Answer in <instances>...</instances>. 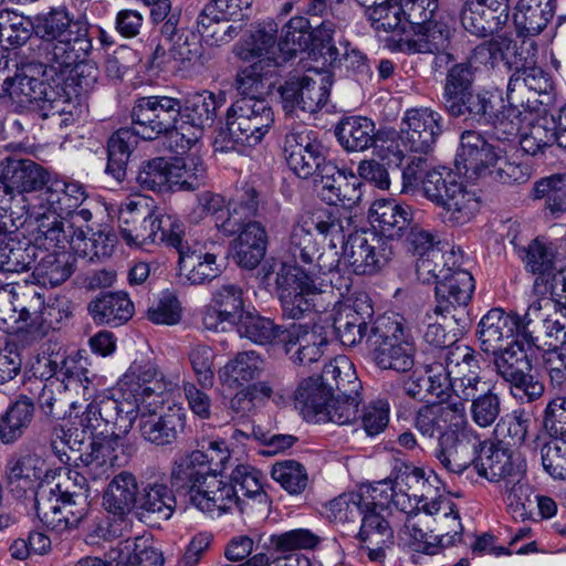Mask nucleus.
Listing matches in <instances>:
<instances>
[{
	"instance_id": "63",
	"label": "nucleus",
	"mask_w": 566,
	"mask_h": 566,
	"mask_svg": "<svg viewBox=\"0 0 566 566\" xmlns=\"http://www.w3.org/2000/svg\"><path fill=\"white\" fill-rule=\"evenodd\" d=\"M275 33L276 25L273 23L256 29L237 45V55L244 61L273 57L282 62L275 54Z\"/></svg>"
},
{
	"instance_id": "31",
	"label": "nucleus",
	"mask_w": 566,
	"mask_h": 566,
	"mask_svg": "<svg viewBox=\"0 0 566 566\" xmlns=\"http://www.w3.org/2000/svg\"><path fill=\"white\" fill-rule=\"evenodd\" d=\"M49 171L30 159L7 157L0 161V192L6 196L39 193L48 182Z\"/></svg>"
},
{
	"instance_id": "29",
	"label": "nucleus",
	"mask_w": 566,
	"mask_h": 566,
	"mask_svg": "<svg viewBox=\"0 0 566 566\" xmlns=\"http://www.w3.org/2000/svg\"><path fill=\"white\" fill-rule=\"evenodd\" d=\"M455 20L450 14L441 13L438 18H430L426 22L410 27L412 35L400 39V50L409 54H447L450 46Z\"/></svg>"
},
{
	"instance_id": "61",
	"label": "nucleus",
	"mask_w": 566,
	"mask_h": 566,
	"mask_svg": "<svg viewBox=\"0 0 566 566\" xmlns=\"http://www.w3.org/2000/svg\"><path fill=\"white\" fill-rule=\"evenodd\" d=\"M521 125L524 119L521 117ZM522 130L520 128L516 135L520 136V145L525 154L535 156L542 153L546 147L555 144L556 123L555 116H543L534 122H531L527 127Z\"/></svg>"
},
{
	"instance_id": "37",
	"label": "nucleus",
	"mask_w": 566,
	"mask_h": 566,
	"mask_svg": "<svg viewBox=\"0 0 566 566\" xmlns=\"http://www.w3.org/2000/svg\"><path fill=\"white\" fill-rule=\"evenodd\" d=\"M413 424L423 437L442 436L447 428L458 429L467 424V407L461 401L429 403L416 412Z\"/></svg>"
},
{
	"instance_id": "25",
	"label": "nucleus",
	"mask_w": 566,
	"mask_h": 566,
	"mask_svg": "<svg viewBox=\"0 0 566 566\" xmlns=\"http://www.w3.org/2000/svg\"><path fill=\"white\" fill-rule=\"evenodd\" d=\"M285 159L289 168L300 178L317 177L325 160V150L317 134L307 128L293 130L285 136Z\"/></svg>"
},
{
	"instance_id": "62",
	"label": "nucleus",
	"mask_w": 566,
	"mask_h": 566,
	"mask_svg": "<svg viewBox=\"0 0 566 566\" xmlns=\"http://www.w3.org/2000/svg\"><path fill=\"white\" fill-rule=\"evenodd\" d=\"M207 170L202 160L195 155L170 159L172 191L196 190L203 185Z\"/></svg>"
},
{
	"instance_id": "28",
	"label": "nucleus",
	"mask_w": 566,
	"mask_h": 566,
	"mask_svg": "<svg viewBox=\"0 0 566 566\" xmlns=\"http://www.w3.org/2000/svg\"><path fill=\"white\" fill-rule=\"evenodd\" d=\"M481 446L480 434L467 423L457 431L442 434L436 455L447 471L462 474L470 465L474 467Z\"/></svg>"
},
{
	"instance_id": "21",
	"label": "nucleus",
	"mask_w": 566,
	"mask_h": 566,
	"mask_svg": "<svg viewBox=\"0 0 566 566\" xmlns=\"http://www.w3.org/2000/svg\"><path fill=\"white\" fill-rule=\"evenodd\" d=\"M543 424L551 440L541 447L544 470L554 479H566V400L552 399L544 411Z\"/></svg>"
},
{
	"instance_id": "38",
	"label": "nucleus",
	"mask_w": 566,
	"mask_h": 566,
	"mask_svg": "<svg viewBox=\"0 0 566 566\" xmlns=\"http://www.w3.org/2000/svg\"><path fill=\"white\" fill-rule=\"evenodd\" d=\"M437 482L438 478L436 475H424L423 486H419V490L413 492L412 495L421 504V512L437 516L441 515L442 520L451 522L452 534L446 532L441 539L448 537V543L461 542L462 525L459 512L455 509L454 502L448 495L437 494L438 488L434 485Z\"/></svg>"
},
{
	"instance_id": "13",
	"label": "nucleus",
	"mask_w": 566,
	"mask_h": 566,
	"mask_svg": "<svg viewBox=\"0 0 566 566\" xmlns=\"http://www.w3.org/2000/svg\"><path fill=\"white\" fill-rule=\"evenodd\" d=\"M446 107L455 117L468 115L480 124L492 125L497 139L516 136L521 128V112L512 105L505 107L503 101L489 91L472 88Z\"/></svg>"
},
{
	"instance_id": "17",
	"label": "nucleus",
	"mask_w": 566,
	"mask_h": 566,
	"mask_svg": "<svg viewBox=\"0 0 566 566\" xmlns=\"http://www.w3.org/2000/svg\"><path fill=\"white\" fill-rule=\"evenodd\" d=\"M180 99L154 95L136 99L132 112V128L145 140H154L160 135H166L167 145L170 148L171 133L178 124Z\"/></svg>"
},
{
	"instance_id": "8",
	"label": "nucleus",
	"mask_w": 566,
	"mask_h": 566,
	"mask_svg": "<svg viewBox=\"0 0 566 566\" xmlns=\"http://www.w3.org/2000/svg\"><path fill=\"white\" fill-rule=\"evenodd\" d=\"M35 33L49 43L46 59L57 73L80 69L92 50L88 36V23L75 18L65 7L52 8L36 17Z\"/></svg>"
},
{
	"instance_id": "7",
	"label": "nucleus",
	"mask_w": 566,
	"mask_h": 566,
	"mask_svg": "<svg viewBox=\"0 0 566 566\" xmlns=\"http://www.w3.org/2000/svg\"><path fill=\"white\" fill-rule=\"evenodd\" d=\"M54 478L34 492L35 512L41 523L56 533L75 528L87 514L88 481L75 468L63 473L53 468Z\"/></svg>"
},
{
	"instance_id": "46",
	"label": "nucleus",
	"mask_w": 566,
	"mask_h": 566,
	"mask_svg": "<svg viewBox=\"0 0 566 566\" xmlns=\"http://www.w3.org/2000/svg\"><path fill=\"white\" fill-rule=\"evenodd\" d=\"M369 221L380 234L390 241L399 238L412 219L409 206L399 205L395 200H376L369 208Z\"/></svg>"
},
{
	"instance_id": "19",
	"label": "nucleus",
	"mask_w": 566,
	"mask_h": 566,
	"mask_svg": "<svg viewBox=\"0 0 566 566\" xmlns=\"http://www.w3.org/2000/svg\"><path fill=\"white\" fill-rule=\"evenodd\" d=\"M557 249L545 239H534L525 249L523 261L527 272L535 279L533 292L537 296H558L566 304V268L556 270Z\"/></svg>"
},
{
	"instance_id": "32",
	"label": "nucleus",
	"mask_w": 566,
	"mask_h": 566,
	"mask_svg": "<svg viewBox=\"0 0 566 566\" xmlns=\"http://www.w3.org/2000/svg\"><path fill=\"white\" fill-rule=\"evenodd\" d=\"M509 18V0H467L460 13L462 27L480 38L499 31Z\"/></svg>"
},
{
	"instance_id": "57",
	"label": "nucleus",
	"mask_w": 566,
	"mask_h": 566,
	"mask_svg": "<svg viewBox=\"0 0 566 566\" xmlns=\"http://www.w3.org/2000/svg\"><path fill=\"white\" fill-rule=\"evenodd\" d=\"M533 490L526 479L525 468L503 481V500L515 521L531 517Z\"/></svg>"
},
{
	"instance_id": "3",
	"label": "nucleus",
	"mask_w": 566,
	"mask_h": 566,
	"mask_svg": "<svg viewBox=\"0 0 566 566\" xmlns=\"http://www.w3.org/2000/svg\"><path fill=\"white\" fill-rule=\"evenodd\" d=\"M29 205L38 239L43 237L50 245L61 248L85 241L84 231L74 228L75 219L88 222L107 211L105 203L91 197L81 182L50 175L43 189L29 196Z\"/></svg>"
},
{
	"instance_id": "23",
	"label": "nucleus",
	"mask_w": 566,
	"mask_h": 566,
	"mask_svg": "<svg viewBox=\"0 0 566 566\" xmlns=\"http://www.w3.org/2000/svg\"><path fill=\"white\" fill-rule=\"evenodd\" d=\"M493 355L497 375L517 391L514 396L532 401L543 395L544 385L531 375L532 365L522 342Z\"/></svg>"
},
{
	"instance_id": "50",
	"label": "nucleus",
	"mask_w": 566,
	"mask_h": 566,
	"mask_svg": "<svg viewBox=\"0 0 566 566\" xmlns=\"http://www.w3.org/2000/svg\"><path fill=\"white\" fill-rule=\"evenodd\" d=\"M303 381H313L319 389L332 392H355L361 388L352 363L345 356H338L326 364L321 376L310 377Z\"/></svg>"
},
{
	"instance_id": "34",
	"label": "nucleus",
	"mask_w": 566,
	"mask_h": 566,
	"mask_svg": "<svg viewBox=\"0 0 566 566\" xmlns=\"http://www.w3.org/2000/svg\"><path fill=\"white\" fill-rule=\"evenodd\" d=\"M431 522L442 524L441 531L448 528L447 532L452 534L451 522H446L441 518V515L437 516L427 512H416V514H411L409 517H406L403 528L400 533L402 544L413 552L426 555L439 554L442 548L455 544L448 543V537L441 539L446 533L434 536L433 542L430 541L432 536H429L428 533H432L434 531L431 526Z\"/></svg>"
},
{
	"instance_id": "51",
	"label": "nucleus",
	"mask_w": 566,
	"mask_h": 566,
	"mask_svg": "<svg viewBox=\"0 0 566 566\" xmlns=\"http://www.w3.org/2000/svg\"><path fill=\"white\" fill-rule=\"evenodd\" d=\"M441 203L443 222L450 226H462L470 222L480 210V199L474 191L469 190L458 181L451 192L446 195Z\"/></svg>"
},
{
	"instance_id": "43",
	"label": "nucleus",
	"mask_w": 566,
	"mask_h": 566,
	"mask_svg": "<svg viewBox=\"0 0 566 566\" xmlns=\"http://www.w3.org/2000/svg\"><path fill=\"white\" fill-rule=\"evenodd\" d=\"M54 472L46 458L38 451L21 453L7 464L9 484L23 490H36L45 480L53 479Z\"/></svg>"
},
{
	"instance_id": "22",
	"label": "nucleus",
	"mask_w": 566,
	"mask_h": 566,
	"mask_svg": "<svg viewBox=\"0 0 566 566\" xmlns=\"http://www.w3.org/2000/svg\"><path fill=\"white\" fill-rule=\"evenodd\" d=\"M308 72L300 77H290L280 87L285 112L292 113L298 108L303 112L315 113L326 104L332 85L329 74L316 69Z\"/></svg>"
},
{
	"instance_id": "4",
	"label": "nucleus",
	"mask_w": 566,
	"mask_h": 566,
	"mask_svg": "<svg viewBox=\"0 0 566 566\" xmlns=\"http://www.w3.org/2000/svg\"><path fill=\"white\" fill-rule=\"evenodd\" d=\"M99 406V398L90 402L80 417L69 420L65 424L54 428L52 450L60 462L73 461L75 468L88 482H97L109 476L114 467L120 465V457L124 455V439L117 430L109 434L96 436L101 429L107 431L104 420L99 416L92 417L90 411Z\"/></svg>"
},
{
	"instance_id": "16",
	"label": "nucleus",
	"mask_w": 566,
	"mask_h": 566,
	"mask_svg": "<svg viewBox=\"0 0 566 566\" xmlns=\"http://www.w3.org/2000/svg\"><path fill=\"white\" fill-rule=\"evenodd\" d=\"M274 122V112L270 103L262 97H241L227 112L229 138L239 145H258L270 132Z\"/></svg>"
},
{
	"instance_id": "60",
	"label": "nucleus",
	"mask_w": 566,
	"mask_h": 566,
	"mask_svg": "<svg viewBox=\"0 0 566 566\" xmlns=\"http://www.w3.org/2000/svg\"><path fill=\"white\" fill-rule=\"evenodd\" d=\"M138 135L130 128H119L108 140V161L106 172L120 181L126 175V165L130 153L137 145Z\"/></svg>"
},
{
	"instance_id": "39",
	"label": "nucleus",
	"mask_w": 566,
	"mask_h": 566,
	"mask_svg": "<svg viewBox=\"0 0 566 566\" xmlns=\"http://www.w3.org/2000/svg\"><path fill=\"white\" fill-rule=\"evenodd\" d=\"M479 451L474 461V470L491 483L503 482L525 468L524 462L514 458L502 443L488 444L482 441Z\"/></svg>"
},
{
	"instance_id": "44",
	"label": "nucleus",
	"mask_w": 566,
	"mask_h": 566,
	"mask_svg": "<svg viewBox=\"0 0 566 566\" xmlns=\"http://www.w3.org/2000/svg\"><path fill=\"white\" fill-rule=\"evenodd\" d=\"M474 279L470 272L453 269L437 282L434 313H449L458 307H465L474 291Z\"/></svg>"
},
{
	"instance_id": "26",
	"label": "nucleus",
	"mask_w": 566,
	"mask_h": 566,
	"mask_svg": "<svg viewBox=\"0 0 566 566\" xmlns=\"http://www.w3.org/2000/svg\"><path fill=\"white\" fill-rule=\"evenodd\" d=\"M184 230L185 224L176 214L147 212L133 227L124 226L120 237L127 245L144 250L158 242L172 248V239H178Z\"/></svg>"
},
{
	"instance_id": "47",
	"label": "nucleus",
	"mask_w": 566,
	"mask_h": 566,
	"mask_svg": "<svg viewBox=\"0 0 566 566\" xmlns=\"http://www.w3.org/2000/svg\"><path fill=\"white\" fill-rule=\"evenodd\" d=\"M238 233L233 243L234 259L240 266L252 270L265 255L266 230L260 222L249 221Z\"/></svg>"
},
{
	"instance_id": "45",
	"label": "nucleus",
	"mask_w": 566,
	"mask_h": 566,
	"mask_svg": "<svg viewBox=\"0 0 566 566\" xmlns=\"http://www.w3.org/2000/svg\"><path fill=\"white\" fill-rule=\"evenodd\" d=\"M385 510L369 504L360 514L361 525L358 532V539L366 549L367 556L373 562L381 560L385 557L384 547L392 538V531L385 518Z\"/></svg>"
},
{
	"instance_id": "59",
	"label": "nucleus",
	"mask_w": 566,
	"mask_h": 566,
	"mask_svg": "<svg viewBox=\"0 0 566 566\" xmlns=\"http://www.w3.org/2000/svg\"><path fill=\"white\" fill-rule=\"evenodd\" d=\"M373 504L380 507V510L388 511L390 506L396 507L409 517L416 512H421V504L415 500L412 493L407 492L402 488H396L391 481H379L371 485Z\"/></svg>"
},
{
	"instance_id": "58",
	"label": "nucleus",
	"mask_w": 566,
	"mask_h": 566,
	"mask_svg": "<svg viewBox=\"0 0 566 566\" xmlns=\"http://www.w3.org/2000/svg\"><path fill=\"white\" fill-rule=\"evenodd\" d=\"M34 416V405L31 399L23 397L9 405L0 418V440L4 444L18 441L31 424Z\"/></svg>"
},
{
	"instance_id": "35",
	"label": "nucleus",
	"mask_w": 566,
	"mask_h": 566,
	"mask_svg": "<svg viewBox=\"0 0 566 566\" xmlns=\"http://www.w3.org/2000/svg\"><path fill=\"white\" fill-rule=\"evenodd\" d=\"M254 549V539L248 535L233 536L224 548V557L232 563L221 566H312L311 560L305 556L289 555L277 556L274 553H256L251 556Z\"/></svg>"
},
{
	"instance_id": "53",
	"label": "nucleus",
	"mask_w": 566,
	"mask_h": 566,
	"mask_svg": "<svg viewBox=\"0 0 566 566\" xmlns=\"http://www.w3.org/2000/svg\"><path fill=\"white\" fill-rule=\"evenodd\" d=\"M88 313L97 324L119 326L133 316L134 304L125 293H107L88 304Z\"/></svg>"
},
{
	"instance_id": "14",
	"label": "nucleus",
	"mask_w": 566,
	"mask_h": 566,
	"mask_svg": "<svg viewBox=\"0 0 566 566\" xmlns=\"http://www.w3.org/2000/svg\"><path fill=\"white\" fill-rule=\"evenodd\" d=\"M139 492L137 479L130 472L123 471L112 479L103 494V507L111 516L96 526L97 537L112 541L130 532L129 514L137 509Z\"/></svg>"
},
{
	"instance_id": "55",
	"label": "nucleus",
	"mask_w": 566,
	"mask_h": 566,
	"mask_svg": "<svg viewBox=\"0 0 566 566\" xmlns=\"http://www.w3.org/2000/svg\"><path fill=\"white\" fill-rule=\"evenodd\" d=\"M335 134L340 146L347 151H364L375 143V123L364 116L342 119Z\"/></svg>"
},
{
	"instance_id": "30",
	"label": "nucleus",
	"mask_w": 566,
	"mask_h": 566,
	"mask_svg": "<svg viewBox=\"0 0 566 566\" xmlns=\"http://www.w3.org/2000/svg\"><path fill=\"white\" fill-rule=\"evenodd\" d=\"M359 178L349 169H339L332 161L321 168L316 180L319 198L329 206H356L363 196Z\"/></svg>"
},
{
	"instance_id": "15",
	"label": "nucleus",
	"mask_w": 566,
	"mask_h": 566,
	"mask_svg": "<svg viewBox=\"0 0 566 566\" xmlns=\"http://www.w3.org/2000/svg\"><path fill=\"white\" fill-rule=\"evenodd\" d=\"M223 99L208 91L189 95L180 102L178 124L170 137V150L182 155L195 147L201 139L206 127L212 126L217 109Z\"/></svg>"
},
{
	"instance_id": "10",
	"label": "nucleus",
	"mask_w": 566,
	"mask_h": 566,
	"mask_svg": "<svg viewBox=\"0 0 566 566\" xmlns=\"http://www.w3.org/2000/svg\"><path fill=\"white\" fill-rule=\"evenodd\" d=\"M423 381L431 398L438 403H465L479 392L480 365L475 352L467 345H455L446 354V365L426 368Z\"/></svg>"
},
{
	"instance_id": "54",
	"label": "nucleus",
	"mask_w": 566,
	"mask_h": 566,
	"mask_svg": "<svg viewBox=\"0 0 566 566\" xmlns=\"http://www.w3.org/2000/svg\"><path fill=\"white\" fill-rule=\"evenodd\" d=\"M280 64V61L268 57L256 60L252 64L242 67L237 75V90L242 97H260L259 95L269 90L272 85L271 78Z\"/></svg>"
},
{
	"instance_id": "1",
	"label": "nucleus",
	"mask_w": 566,
	"mask_h": 566,
	"mask_svg": "<svg viewBox=\"0 0 566 566\" xmlns=\"http://www.w3.org/2000/svg\"><path fill=\"white\" fill-rule=\"evenodd\" d=\"M175 384L151 364H133L122 376L111 396H101L99 406L88 413L99 416L111 430L126 434L137 418L142 437L156 444L172 443L186 426L187 412L181 403L174 402L156 417L168 401Z\"/></svg>"
},
{
	"instance_id": "9",
	"label": "nucleus",
	"mask_w": 566,
	"mask_h": 566,
	"mask_svg": "<svg viewBox=\"0 0 566 566\" xmlns=\"http://www.w3.org/2000/svg\"><path fill=\"white\" fill-rule=\"evenodd\" d=\"M321 327L293 324L280 331L269 318L247 312L240 316L237 328L238 335L258 345L271 344L277 340L289 358L297 365L317 361L323 355L327 338Z\"/></svg>"
},
{
	"instance_id": "49",
	"label": "nucleus",
	"mask_w": 566,
	"mask_h": 566,
	"mask_svg": "<svg viewBox=\"0 0 566 566\" xmlns=\"http://www.w3.org/2000/svg\"><path fill=\"white\" fill-rule=\"evenodd\" d=\"M259 206L258 191L254 187L245 185L238 189L228 202L227 217L221 223H217V227L227 235H233L256 216Z\"/></svg>"
},
{
	"instance_id": "24",
	"label": "nucleus",
	"mask_w": 566,
	"mask_h": 566,
	"mask_svg": "<svg viewBox=\"0 0 566 566\" xmlns=\"http://www.w3.org/2000/svg\"><path fill=\"white\" fill-rule=\"evenodd\" d=\"M555 0H520L513 13V23L518 38H522L520 60L534 63L537 45L532 38L538 35L555 14Z\"/></svg>"
},
{
	"instance_id": "6",
	"label": "nucleus",
	"mask_w": 566,
	"mask_h": 566,
	"mask_svg": "<svg viewBox=\"0 0 566 566\" xmlns=\"http://www.w3.org/2000/svg\"><path fill=\"white\" fill-rule=\"evenodd\" d=\"M210 459L192 451L175 460L170 482L182 490L190 504L210 516H220L233 509L243 511L244 501L238 490L218 471L210 468Z\"/></svg>"
},
{
	"instance_id": "27",
	"label": "nucleus",
	"mask_w": 566,
	"mask_h": 566,
	"mask_svg": "<svg viewBox=\"0 0 566 566\" xmlns=\"http://www.w3.org/2000/svg\"><path fill=\"white\" fill-rule=\"evenodd\" d=\"M172 248L178 252L179 271L191 284H202L220 275L217 254L198 240L186 237V231L172 239Z\"/></svg>"
},
{
	"instance_id": "41",
	"label": "nucleus",
	"mask_w": 566,
	"mask_h": 566,
	"mask_svg": "<svg viewBox=\"0 0 566 566\" xmlns=\"http://www.w3.org/2000/svg\"><path fill=\"white\" fill-rule=\"evenodd\" d=\"M554 301V314H547L542 318V329L548 339L545 344L549 347L543 356L544 366L551 378V368L566 369V304L558 302V296L551 295Z\"/></svg>"
},
{
	"instance_id": "64",
	"label": "nucleus",
	"mask_w": 566,
	"mask_h": 566,
	"mask_svg": "<svg viewBox=\"0 0 566 566\" xmlns=\"http://www.w3.org/2000/svg\"><path fill=\"white\" fill-rule=\"evenodd\" d=\"M339 32V25L334 20L326 19L308 34L306 49L314 56L318 55L324 66L334 65L339 59L340 53L335 45V38Z\"/></svg>"
},
{
	"instance_id": "36",
	"label": "nucleus",
	"mask_w": 566,
	"mask_h": 566,
	"mask_svg": "<svg viewBox=\"0 0 566 566\" xmlns=\"http://www.w3.org/2000/svg\"><path fill=\"white\" fill-rule=\"evenodd\" d=\"M497 151L480 133L465 130L461 135L455 155L457 169L465 174L471 172L475 177L485 176L488 170L495 166Z\"/></svg>"
},
{
	"instance_id": "52",
	"label": "nucleus",
	"mask_w": 566,
	"mask_h": 566,
	"mask_svg": "<svg viewBox=\"0 0 566 566\" xmlns=\"http://www.w3.org/2000/svg\"><path fill=\"white\" fill-rule=\"evenodd\" d=\"M86 359L77 356H67L61 360L57 380L63 385L64 390L75 391L82 395L84 400L93 398L94 402L101 395H95V375H91L86 367ZM102 396H106L102 394Z\"/></svg>"
},
{
	"instance_id": "2",
	"label": "nucleus",
	"mask_w": 566,
	"mask_h": 566,
	"mask_svg": "<svg viewBox=\"0 0 566 566\" xmlns=\"http://www.w3.org/2000/svg\"><path fill=\"white\" fill-rule=\"evenodd\" d=\"M374 307L365 293L338 302L333 307V328L340 343L355 346L366 338V345L377 367L384 370L406 373L415 365L416 348L405 333L403 318L399 314L378 316L367 327Z\"/></svg>"
},
{
	"instance_id": "11",
	"label": "nucleus",
	"mask_w": 566,
	"mask_h": 566,
	"mask_svg": "<svg viewBox=\"0 0 566 566\" xmlns=\"http://www.w3.org/2000/svg\"><path fill=\"white\" fill-rule=\"evenodd\" d=\"M327 274L307 273L297 264L282 262L276 273V290L279 293L283 314L290 318L298 319L305 314L325 307L317 302V297L325 294L329 286L325 279Z\"/></svg>"
},
{
	"instance_id": "40",
	"label": "nucleus",
	"mask_w": 566,
	"mask_h": 566,
	"mask_svg": "<svg viewBox=\"0 0 566 566\" xmlns=\"http://www.w3.org/2000/svg\"><path fill=\"white\" fill-rule=\"evenodd\" d=\"M105 558L111 566H164V556L149 536L119 541L109 547Z\"/></svg>"
},
{
	"instance_id": "42",
	"label": "nucleus",
	"mask_w": 566,
	"mask_h": 566,
	"mask_svg": "<svg viewBox=\"0 0 566 566\" xmlns=\"http://www.w3.org/2000/svg\"><path fill=\"white\" fill-rule=\"evenodd\" d=\"M36 241H43L45 250L52 249L53 252L44 253L40 261L33 266L32 275L39 285L44 287H54L66 281L72 274V255L67 249L76 250L80 248L77 242L67 244L64 248L50 245L49 240L43 237L36 238Z\"/></svg>"
},
{
	"instance_id": "18",
	"label": "nucleus",
	"mask_w": 566,
	"mask_h": 566,
	"mask_svg": "<svg viewBox=\"0 0 566 566\" xmlns=\"http://www.w3.org/2000/svg\"><path fill=\"white\" fill-rule=\"evenodd\" d=\"M343 243L344 264L357 275H373L385 268L394 255L391 242L376 231L358 230L349 233Z\"/></svg>"
},
{
	"instance_id": "12",
	"label": "nucleus",
	"mask_w": 566,
	"mask_h": 566,
	"mask_svg": "<svg viewBox=\"0 0 566 566\" xmlns=\"http://www.w3.org/2000/svg\"><path fill=\"white\" fill-rule=\"evenodd\" d=\"M295 402L308 421L352 426L358 422L361 396L359 390L328 395L313 381H301Z\"/></svg>"
},
{
	"instance_id": "33",
	"label": "nucleus",
	"mask_w": 566,
	"mask_h": 566,
	"mask_svg": "<svg viewBox=\"0 0 566 566\" xmlns=\"http://www.w3.org/2000/svg\"><path fill=\"white\" fill-rule=\"evenodd\" d=\"M481 349L496 354L505 347L520 343L518 315L505 313L501 308L490 310L480 321L476 331Z\"/></svg>"
},
{
	"instance_id": "20",
	"label": "nucleus",
	"mask_w": 566,
	"mask_h": 566,
	"mask_svg": "<svg viewBox=\"0 0 566 566\" xmlns=\"http://www.w3.org/2000/svg\"><path fill=\"white\" fill-rule=\"evenodd\" d=\"M442 117L430 108H412L405 113L397 139V154L428 155L441 133Z\"/></svg>"
},
{
	"instance_id": "48",
	"label": "nucleus",
	"mask_w": 566,
	"mask_h": 566,
	"mask_svg": "<svg viewBox=\"0 0 566 566\" xmlns=\"http://www.w3.org/2000/svg\"><path fill=\"white\" fill-rule=\"evenodd\" d=\"M264 370V359L255 350L237 353L219 369L220 382L230 389L258 379Z\"/></svg>"
},
{
	"instance_id": "56",
	"label": "nucleus",
	"mask_w": 566,
	"mask_h": 566,
	"mask_svg": "<svg viewBox=\"0 0 566 566\" xmlns=\"http://www.w3.org/2000/svg\"><path fill=\"white\" fill-rule=\"evenodd\" d=\"M175 509L176 496L166 483H147L140 490L137 504L140 515H156L158 518L169 520Z\"/></svg>"
},
{
	"instance_id": "5",
	"label": "nucleus",
	"mask_w": 566,
	"mask_h": 566,
	"mask_svg": "<svg viewBox=\"0 0 566 566\" xmlns=\"http://www.w3.org/2000/svg\"><path fill=\"white\" fill-rule=\"evenodd\" d=\"M350 226V217L327 208L300 217L283 243V262L297 264L307 273H332L339 265L336 241L345 240Z\"/></svg>"
}]
</instances>
